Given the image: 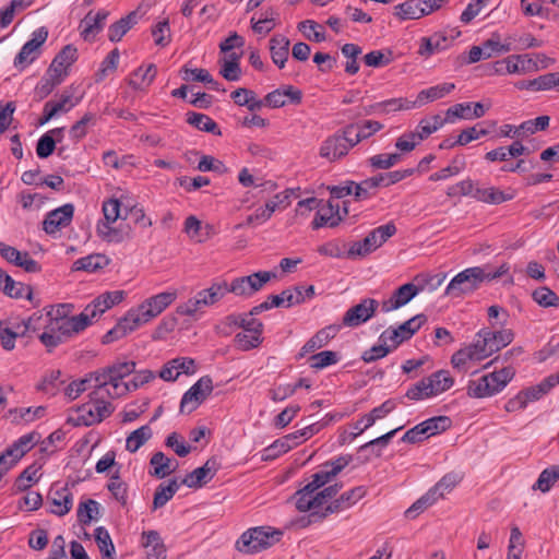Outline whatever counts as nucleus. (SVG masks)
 I'll return each mask as SVG.
<instances>
[{
  "label": "nucleus",
  "mask_w": 559,
  "mask_h": 559,
  "mask_svg": "<svg viewBox=\"0 0 559 559\" xmlns=\"http://www.w3.org/2000/svg\"><path fill=\"white\" fill-rule=\"evenodd\" d=\"M177 298V292H164L145 299L136 308L130 309L118 323L103 336V343L108 344L124 337L143 324L159 316Z\"/></svg>",
  "instance_id": "f257e3e1"
},
{
  "label": "nucleus",
  "mask_w": 559,
  "mask_h": 559,
  "mask_svg": "<svg viewBox=\"0 0 559 559\" xmlns=\"http://www.w3.org/2000/svg\"><path fill=\"white\" fill-rule=\"evenodd\" d=\"M507 263L501 264L497 270L488 266H474L465 269L456 274L447 286L445 294L451 297H460L476 290L485 281L499 278L509 272Z\"/></svg>",
  "instance_id": "f03ea898"
},
{
  "label": "nucleus",
  "mask_w": 559,
  "mask_h": 559,
  "mask_svg": "<svg viewBox=\"0 0 559 559\" xmlns=\"http://www.w3.org/2000/svg\"><path fill=\"white\" fill-rule=\"evenodd\" d=\"M228 294L227 283L214 282L209 288L202 289L193 298L177 307V312L181 316L193 317L206 307H211L221 301Z\"/></svg>",
  "instance_id": "7ed1b4c3"
},
{
  "label": "nucleus",
  "mask_w": 559,
  "mask_h": 559,
  "mask_svg": "<svg viewBox=\"0 0 559 559\" xmlns=\"http://www.w3.org/2000/svg\"><path fill=\"white\" fill-rule=\"evenodd\" d=\"M282 532L274 531L269 526H258L246 531L236 543L239 551L255 554L273 546L280 540Z\"/></svg>",
  "instance_id": "20e7f679"
},
{
  "label": "nucleus",
  "mask_w": 559,
  "mask_h": 559,
  "mask_svg": "<svg viewBox=\"0 0 559 559\" xmlns=\"http://www.w3.org/2000/svg\"><path fill=\"white\" fill-rule=\"evenodd\" d=\"M31 318L34 317L31 316ZM36 318L38 319V326H36V332L43 330V332L38 334V338L48 352H51L58 345L64 343L70 337L78 334V332H72L71 330L67 329V326L60 325L58 321H51V318L49 317Z\"/></svg>",
  "instance_id": "39448f33"
},
{
  "label": "nucleus",
  "mask_w": 559,
  "mask_h": 559,
  "mask_svg": "<svg viewBox=\"0 0 559 559\" xmlns=\"http://www.w3.org/2000/svg\"><path fill=\"white\" fill-rule=\"evenodd\" d=\"M367 493V489L364 486H357L343 492L340 498L334 499L330 502L323 511H313L308 515V523H317L325 519L329 514L337 513L345 509L350 508L362 499Z\"/></svg>",
  "instance_id": "423d86ee"
},
{
  "label": "nucleus",
  "mask_w": 559,
  "mask_h": 559,
  "mask_svg": "<svg viewBox=\"0 0 559 559\" xmlns=\"http://www.w3.org/2000/svg\"><path fill=\"white\" fill-rule=\"evenodd\" d=\"M275 277L276 273L274 272L260 271L248 276L234 278L229 285L227 284V289L228 293H233L236 296L250 297Z\"/></svg>",
  "instance_id": "0eeeda50"
},
{
  "label": "nucleus",
  "mask_w": 559,
  "mask_h": 559,
  "mask_svg": "<svg viewBox=\"0 0 559 559\" xmlns=\"http://www.w3.org/2000/svg\"><path fill=\"white\" fill-rule=\"evenodd\" d=\"M105 397L108 395H97V399L90 397V402L81 405L78 408V425L93 426L109 417L114 408Z\"/></svg>",
  "instance_id": "6e6552de"
},
{
  "label": "nucleus",
  "mask_w": 559,
  "mask_h": 559,
  "mask_svg": "<svg viewBox=\"0 0 559 559\" xmlns=\"http://www.w3.org/2000/svg\"><path fill=\"white\" fill-rule=\"evenodd\" d=\"M447 0H407L394 7L393 14L400 21L418 20L439 10Z\"/></svg>",
  "instance_id": "1a4fd4ad"
},
{
  "label": "nucleus",
  "mask_w": 559,
  "mask_h": 559,
  "mask_svg": "<svg viewBox=\"0 0 559 559\" xmlns=\"http://www.w3.org/2000/svg\"><path fill=\"white\" fill-rule=\"evenodd\" d=\"M72 310L73 306L71 304H60L52 306L45 314L34 313L33 317H49L51 321H58L60 325L67 326L72 332L80 333L87 328L86 313L82 311L78 316L70 317Z\"/></svg>",
  "instance_id": "9d476101"
},
{
  "label": "nucleus",
  "mask_w": 559,
  "mask_h": 559,
  "mask_svg": "<svg viewBox=\"0 0 559 559\" xmlns=\"http://www.w3.org/2000/svg\"><path fill=\"white\" fill-rule=\"evenodd\" d=\"M427 321L425 314H417L405 321L397 328H389L383 331L379 337L380 342L392 343V348H396L404 341L409 340Z\"/></svg>",
  "instance_id": "9b49d317"
},
{
  "label": "nucleus",
  "mask_w": 559,
  "mask_h": 559,
  "mask_svg": "<svg viewBox=\"0 0 559 559\" xmlns=\"http://www.w3.org/2000/svg\"><path fill=\"white\" fill-rule=\"evenodd\" d=\"M213 391V380L210 376L201 377L182 396L180 412L190 414L195 411Z\"/></svg>",
  "instance_id": "f8f14e48"
},
{
  "label": "nucleus",
  "mask_w": 559,
  "mask_h": 559,
  "mask_svg": "<svg viewBox=\"0 0 559 559\" xmlns=\"http://www.w3.org/2000/svg\"><path fill=\"white\" fill-rule=\"evenodd\" d=\"M48 37V31L41 26L32 33V38L26 41L21 48L20 52L14 58V67L24 69L34 62L39 53L40 47L45 44Z\"/></svg>",
  "instance_id": "ddd939ff"
},
{
  "label": "nucleus",
  "mask_w": 559,
  "mask_h": 559,
  "mask_svg": "<svg viewBox=\"0 0 559 559\" xmlns=\"http://www.w3.org/2000/svg\"><path fill=\"white\" fill-rule=\"evenodd\" d=\"M350 462L352 455H340L323 463L320 471L312 475L308 485L311 489L316 491L319 490L321 487L332 481Z\"/></svg>",
  "instance_id": "4468645a"
},
{
  "label": "nucleus",
  "mask_w": 559,
  "mask_h": 559,
  "mask_svg": "<svg viewBox=\"0 0 559 559\" xmlns=\"http://www.w3.org/2000/svg\"><path fill=\"white\" fill-rule=\"evenodd\" d=\"M348 209L346 202H344L343 213L338 202L333 200L328 201L325 204H320L314 219L311 223L312 229H319L321 227H336L345 215H347Z\"/></svg>",
  "instance_id": "2eb2a0df"
},
{
  "label": "nucleus",
  "mask_w": 559,
  "mask_h": 559,
  "mask_svg": "<svg viewBox=\"0 0 559 559\" xmlns=\"http://www.w3.org/2000/svg\"><path fill=\"white\" fill-rule=\"evenodd\" d=\"M380 304L373 298H364L358 305L350 307L343 316L342 323L345 326L356 328L371 319Z\"/></svg>",
  "instance_id": "dca6fc26"
},
{
  "label": "nucleus",
  "mask_w": 559,
  "mask_h": 559,
  "mask_svg": "<svg viewBox=\"0 0 559 559\" xmlns=\"http://www.w3.org/2000/svg\"><path fill=\"white\" fill-rule=\"evenodd\" d=\"M73 214L74 206L71 203L64 204L56 210H52L49 213H47L43 222V229L48 235H55L62 228L71 224Z\"/></svg>",
  "instance_id": "f3484780"
},
{
  "label": "nucleus",
  "mask_w": 559,
  "mask_h": 559,
  "mask_svg": "<svg viewBox=\"0 0 559 559\" xmlns=\"http://www.w3.org/2000/svg\"><path fill=\"white\" fill-rule=\"evenodd\" d=\"M124 298V292L114 290L107 292L97 298H95L90 305L83 310L86 313L87 326L92 323V320L98 314L104 313L107 309L115 305L120 304Z\"/></svg>",
  "instance_id": "a211bd4d"
},
{
  "label": "nucleus",
  "mask_w": 559,
  "mask_h": 559,
  "mask_svg": "<svg viewBox=\"0 0 559 559\" xmlns=\"http://www.w3.org/2000/svg\"><path fill=\"white\" fill-rule=\"evenodd\" d=\"M414 107H416V103H412V100H408L407 98H391L364 107L361 110L350 115L349 117L354 119L361 116H370L372 114H390Z\"/></svg>",
  "instance_id": "6ab92c4d"
},
{
  "label": "nucleus",
  "mask_w": 559,
  "mask_h": 559,
  "mask_svg": "<svg viewBox=\"0 0 559 559\" xmlns=\"http://www.w3.org/2000/svg\"><path fill=\"white\" fill-rule=\"evenodd\" d=\"M219 467L217 459L211 457L204 465L187 474L181 484L189 488H200L215 476Z\"/></svg>",
  "instance_id": "aec40b11"
},
{
  "label": "nucleus",
  "mask_w": 559,
  "mask_h": 559,
  "mask_svg": "<svg viewBox=\"0 0 559 559\" xmlns=\"http://www.w3.org/2000/svg\"><path fill=\"white\" fill-rule=\"evenodd\" d=\"M302 93L300 90L286 85L282 88H276L269 93L263 99V106L271 108H281L286 105L287 100L292 104L298 105L301 103Z\"/></svg>",
  "instance_id": "412c9836"
},
{
  "label": "nucleus",
  "mask_w": 559,
  "mask_h": 559,
  "mask_svg": "<svg viewBox=\"0 0 559 559\" xmlns=\"http://www.w3.org/2000/svg\"><path fill=\"white\" fill-rule=\"evenodd\" d=\"M38 319L28 318L26 321H22L15 324L14 329L1 328L0 326V341L1 345L5 350H12L15 347V340L19 336H24L28 332H36Z\"/></svg>",
  "instance_id": "4be33fe9"
},
{
  "label": "nucleus",
  "mask_w": 559,
  "mask_h": 559,
  "mask_svg": "<svg viewBox=\"0 0 559 559\" xmlns=\"http://www.w3.org/2000/svg\"><path fill=\"white\" fill-rule=\"evenodd\" d=\"M419 288L413 283H406L394 290L392 296L381 302V310L390 312L396 310L409 302L417 294Z\"/></svg>",
  "instance_id": "5701e85b"
},
{
  "label": "nucleus",
  "mask_w": 559,
  "mask_h": 559,
  "mask_svg": "<svg viewBox=\"0 0 559 559\" xmlns=\"http://www.w3.org/2000/svg\"><path fill=\"white\" fill-rule=\"evenodd\" d=\"M78 49L72 45L64 46L53 58L48 68L49 73L64 80L68 69L76 61Z\"/></svg>",
  "instance_id": "b1692460"
},
{
  "label": "nucleus",
  "mask_w": 559,
  "mask_h": 559,
  "mask_svg": "<svg viewBox=\"0 0 559 559\" xmlns=\"http://www.w3.org/2000/svg\"><path fill=\"white\" fill-rule=\"evenodd\" d=\"M349 151V145L342 138L341 132H336L333 135L328 136L320 146V156L326 158L330 162H335L345 155Z\"/></svg>",
  "instance_id": "393cba45"
},
{
  "label": "nucleus",
  "mask_w": 559,
  "mask_h": 559,
  "mask_svg": "<svg viewBox=\"0 0 559 559\" xmlns=\"http://www.w3.org/2000/svg\"><path fill=\"white\" fill-rule=\"evenodd\" d=\"M489 106L485 107L483 103H462L455 104L448 108L445 112V120L453 122L455 118L474 119L481 118Z\"/></svg>",
  "instance_id": "a878e982"
},
{
  "label": "nucleus",
  "mask_w": 559,
  "mask_h": 559,
  "mask_svg": "<svg viewBox=\"0 0 559 559\" xmlns=\"http://www.w3.org/2000/svg\"><path fill=\"white\" fill-rule=\"evenodd\" d=\"M108 12L99 10L96 14L88 12L80 23L81 36L84 40L91 41L103 29Z\"/></svg>",
  "instance_id": "bb28decb"
},
{
  "label": "nucleus",
  "mask_w": 559,
  "mask_h": 559,
  "mask_svg": "<svg viewBox=\"0 0 559 559\" xmlns=\"http://www.w3.org/2000/svg\"><path fill=\"white\" fill-rule=\"evenodd\" d=\"M49 500L53 508L51 513L63 516L70 512L73 506V495L67 486L56 488L52 487L49 492Z\"/></svg>",
  "instance_id": "cd10ccee"
},
{
  "label": "nucleus",
  "mask_w": 559,
  "mask_h": 559,
  "mask_svg": "<svg viewBox=\"0 0 559 559\" xmlns=\"http://www.w3.org/2000/svg\"><path fill=\"white\" fill-rule=\"evenodd\" d=\"M87 378L94 388V391L90 393V397L97 399V395H107V391H114L115 381L108 367L88 373Z\"/></svg>",
  "instance_id": "c85d7f7f"
},
{
  "label": "nucleus",
  "mask_w": 559,
  "mask_h": 559,
  "mask_svg": "<svg viewBox=\"0 0 559 559\" xmlns=\"http://www.w3.org/2000/svg\"><path fill=\"white\" fill-rule=\"evenodd\" d=\"M141 545L145 549L146 559H166L165 545L156 531L143 532Z\"/></svg>",
  "instance_id": "c756f323"
},
{
  "label": "nucleus",
  "mask_w": 559,
  "mask_h": 559,
  "mask_svg": "<svg viewBox=\"0 0 559 559\" xmlns=\"http://www.w3.org/2000/svg\"><path fill=\"white\" fill-rule=\"evenodd\" d=\"M461 33L456 32L455 35H451L449 39L442 33H436L429 37L421 38V44L419 47V55L429 57L436 52L442 51L449 47V45L453 41V39L459 36Z\"/></svg>",
  "instance_id": "7c9ffc66"
},
{
  "label": "nucleus",
  "mask_w": 559,
  "mask_h": 559,
  "mask_svg": "<svg viewBox=\"0 0 559 559\" xmlns=\"http://www.w3.org/2000/svg\"><path fill=\"white\" fill-rule=\"evenodd\" d=\"M340 325H329L318 331L311 338H309L302 346L299 356L302 357L306 353L314 352L325 346L330 340L334 338L340 331Z\"/></svg>",
  "instance_id": "2f4dec72"
},
{
  "label": "nucleus",
  "mask_w": 559,
  "mask_h": 559,
  "mask_svg": "<svg viewBox=\"0 0 559 559\" xmlns=\"http://www.w3.org/2000/svg\"><path fill=\"white\" fill-rule=\"evenodd\" d=\"M109 372H111L115 384H114V391H107V395L110 399L120 397L121 395H116L117 392L121 390L120 386H128V382H121L123 378L131 374L135 370V362L134 361H123V362H116L108 367Z\"/></svg>",
  "instance_id": "473e14b6"
},
{
  "label": "nucleus",
  "mask_w": 559,
  "mask_h": 559,
  "mask_svg": "<svg viewBox=\"0 0 559 559\" xmlns=\"http://www.w3.org/2000/svg\"><path fill=\"white\" fill-rule=\"evenodd\" d=\"M0 288L9 297L32 299V288L28 285L16 283L5 271L0 269Z\"/></svg>",
  "instance_id": "72a5a7b5"
},
{
  "label": "nucleus",
  "mask_w": 559,
  "mask_h": 559,
  "mask_svg": "<svg viewBox=\"0 0 559 559\" xmlns=\"http://www.w3.org/2000/svg\"><path fill=\"white\" fill-rule=\"evenodd\" d=\"M269 44L272 61L280 69H283L289 56V39L282 34H276L270 39Z\"/></svg>",
  "instance_id": "f704fd0d"
},
{
  "label": "nucleus",
  "mask_w": 559,
  "mask_h": 559,
  "mask_svg": "<svg viewBox=\"0 0 559 559\" xmlns=\"http://www.w3.org/2000/svg\"><path fill=\"white\" fill-rule=\"evenodd\" d=\"M425 378L428 382L429 392L432 396H437L448 391L454 384V379L450 374V371L444 369L438 370Z\"/></svg>",
  "instance_id": "c9c22d12"
},
{
  "label": "nucleus",
  "mask_w": 559,
  "mask_h": 559,
  "mask_svg": "<svg viewBox=\"0 0 559 559\" xmlns=\"http://www.w3.org/2000/svg\"><path fill=\"white\" fill-rule=\"evenodd\" d=\"M539 69L538 61L528 55H512L507 58V73H527Z\"/></svg>",
  "instance_id": "e433bc0d"
},
{
  "label": "nucleus",
  "mask_w": 559,
  "mask_h": 559,
  "mask_svg": "<svg viewBox=\"0 0 559 559\" xmlns=\"http://www.w3.org/2000/svg\"><path fill=\"white\" fill-rule=\"evenodd\" d=\"M262 332L263 329H252L249 330L248 332L241 331L235 335L234 346L242 352L255 348L262 342Z\"/></svg>",
  "instance_id": "4c0bfd02"
},
{
  "label": "nucleus",
  "mask_w": 559,
  "mask_h": 559,
  "mask_svg": "<svg viewBox=\"0 0 559 559\" xmlns=\"http://www.w3.org/2000/svg\"><path fill=\"white\" fill-rule=\"evenodd\" d=\"M150 464L153 467L150 474L157 478H164L170 475L178 466V463H174L163 452L154 453L150 460Z\"/></svg>",
  "instance_id": "58836bf2"
},
{
  "label": "nucleus",
  "mask_w": 559,
  "mask_h": 559,
  "mask_svg": "<svg viewBox=\"0 0 559 559\" xmlns=\"http://www.w3.org/2000/svg\"><path fill=\"white\" fill-rule=\"evenodd\" d=\"M455 88L454 83H442L439 85L431 86L429 88L423 90L418 93L417 99L413 103H416V107L426 104L428 102H433L444 97L450 94Z\"/></svg>",
  "instance_id": "ea45409f"
},
{
  "label": "nucleus",
  "mask_w": 559,
  "mask_h": 559,
  "mask_svg": "<svg viewBox=\"0 0 559 559\" xmlns=\"http://www.w3.org/2000/svg\"><path fill=\"white\" fill-rule=\"evenodd\" d=\"M445 122H449L445 118H442L440 115H433L421 119L413 132L421 142L442 128Z\"/></svg>",
  "instance_id": "a19ab883"
},
{
  "label": "nucleus",
  "mask_w": 559,
  "mask_h": 559,
  "mask_svg": "<svg viewBox=\"0 0 559 559\" xmlns=\"http://www.w3.org/2000/svg\"><path fill=\"white\" fill-rule=\"evenodd\" d=\"M78 94V87L70 85L64 88L60 95L59 100H52V108L56 109L57 114L68 112L75 107L83 98V94Z\"/></svg>",
  "instance_id": "79ce46f5"
},
{
  "label": "nucleus",
  "mask_w": 559,
  "mask_h": 559,
  "mask_svg": "<svg viewBox=\"0 0 559 559\" xmlns=\"http://www.w3.org/2000/svg\"><path fill=\"white\" fill-rule=\"evenodd\" d=\"M156 73L154 64H150L146 69L139 68L130 74L128 83L133 90H145L151 85Z\"/></svg>",
  "instance_id": "37998d69"
},
{
  "label": "nucleus",
  "mask_w": 559,
  "mask_h": 559,
  "mask_svg": "<svg viewBox=\"0 0 559 559\" xmlns=\"http://www.w3.org/2000/svg\"><path fill=\"white\" fill-rule=\"evenodd\" d=\"M559 480V464L550 465L542 471L537 480L533 484L532 490L546 493Z\"/></svg>",
  "instance_id": "c03bdc74"
},
{
  "label": "nucleus",
  "mask_w": 559,
  "mask_h": 559,
  "mask_svg": "<svg viewBox=\"0 0 559 559\" xmlns=\"http://www.w3.org/2000/svg\"><path fill=\"white\" fill-rule=\"evenodd\" d=\"M110 260L100 253L90 254L87 257H83L78 259L73 263L74 271H86V272H96L106 267L109 264Z\"/></svg>",
  "instance_id": "a18cd8bd"
},
{
  "label": "nucleus",
  "mask_w": 559,
  "mask_h": 559,
  "mask_svg": "<svg viewBox=\"0 0 559 559\" xmlns=\"http://www.w3.org/2000/svg\"><path fill=\"white\" fill-rule=\"evenodd\" d=\"M481 335H486L489 346L492 347V354L508 346L514 338V333L510 329H503L496 332L489 329H483Z\"/></svg>",
  "instance_id": "49530a36"
},
{
  "label": "nucleus",
  "mask_w": 559,
  "mask_h": 559,
  "mask_svg": "<svg viewBox=\"0 0 559 559\" xmlns=\"http://www.w3.org/2000/svg\"><path fill=\"white\" fill-rule=\"evenodd\" d=\"M230 97L236 105L246 106L250 111H255L263 107L262 99H258L255 93L246 87L235 90Z\"/></svg>",
  "instance_id": "de8ad7c7"
},
{
  "label": "nucleus",
  "mask_w": 559,
  "mask_h": 559,
  "mask_svg": "<svg viewBox=\"0 0 559 559\" xmlns=\"http://www.w3.org/2000/svg\"><path fill=\"white\" fill-rule=\"evenodd\" d=\"M294 499L296 508L300 512L320 511L316 499V490L311 489L308 484L295 493Z\"/></svg>",
  "instance_id": "09e8293b"
},
{
  "label": "nucleus",
  "mask_w": 559,
  "mask_h": 559,
  "mask_svg": "<svg viewBox=\"0 0 559 559\" xmlns=\"http://www.w3.org/2000/svg\"><path fill=\"white\" fill-rule=\"evenodd\" d=\"M138 14L130 12L124 17L111 24L108 28V39L112 43L119 41L123 35L136 23Z\"/></svg>",
  "instance_id": "8fccbe9b"
},
{
  "label": "nucleus",
  "mask_w": 559,
  "mask_h": 559,
  "mask_svg": "<svg viewBox=\"0 0 559 559\" xmlns=\"http://www.w3.org/2000/svg\"><path fill=\"white\" fill-rule=\"evenodd\" d=\"M467 394L474 399H484L497 394L488 374L478 380H471L467 385Z\"/></svg>",
  "instance_id": "3c124183"
},
{
  "label": "nucleus",
  "mask_w": 559,
  "mask_h": 559,
  "mask_svg": "<svg viewBox=\"0 0 559 559\" xmlns=\"http://www.w3.org/2000/svg\"><path fill=\"white\" fill-rule=\"evenodd\" d=\"M513 194L503 192L496 187L478 188L475 191V200L488 204H501L506 201L512 200Z\"/></svg>",
  "instance_id": "603ef678"
},
{
  "label": "nucleus",
  "mask_w": 559,
  "mask_h": 559,
  "mask_svg": "<svg viewBox=\"0 0 559 559\" xmlns=\"http://www.w3.org/2000/svg\"><path fill=\"white\" fill-rule=\"evenodd\" d=\"M187 122L198 130L210 132L216 135L222 134L217 123L204 114L190 111L187 114Z\"/></svg>",
  "instance_id": "864d4df0"
},
{
  "label": "nucleus",
  "mask_w": 559,
  "mask_h": 559,
  "mask_svg": "<svg viewBox=\"0 0 559 559\" xmlns=\"http://www.w3.org/2000/svg\"><path fill=\"white\" fill-rule=\"evenodd\" d=\"M179 484L176 479L169 480L167 485L160 484L154 493L153 510L164 507L178 491Z\"/></svg>",
  "instance_id": "5fc2aeb1"
},
{
  "label": "nucleus",
  "mask_w": 559,
  "mask_h": 559,
  "mask_svg": "<svg viewBox=\"0 0 559 559\" xmlns=\"http://www.w3.org/2000/svg\"><path fill=\"white\" fill-rule=\"evenodd\" d=\"M63 82L60 78L49 73L47 70L46 74L40 79L34 90L35 98L37 100L45 99L52 91Z\"/></svg>",
  "instance_id": "6e6d98bb"
},
{
  "label": "nucleus",
  "mask_w": 559,
  "mask_h": 559,
  "mask_svg": "<svg viewBox=\"0 0 559 559\" xmlns=\"http://www.w3.org/2000/svg\"><path fill=\"white\" fill-rule=\"evenodd\" d=\"M152 437V429L148 425H144L132 431L126 440V449L134 453L136 452L150 438Z\"/></svg>",
  "instance_id": "4d7b16f0"
},
{
  "label": "nucleus",
  "mask_w": 559,
  "mask_h": 559,
  "mask_svg": "<svg viewBox=\"0 0 559 559\" xmlns=\"http://www.w3.org/2000/svg\"><path fill=\"white\" fill-rule=\"evenodd\" d=\"M95 540L103 556V559H115V546L108 531L105 527L99 526L95 530Z\"/></svg>",
  "instance_id": "13d9d810"
},
{
  "label": "nucleus",
  "mask_w": 559,
  "mask_h": 559,
  "mask_svg": "<svg viewBox=\"0 0 559 559\" xmlns=\"http://www.w3.org/2000/svg\"><path fill=\"white\" fill-rule=\"evenodd\" d=\"M462 480V476L457 473L451 472L445 474L431 489L433 496L443 498L445 493H449L460 481Z\"/></svg>",
  "instance_id": "bf43d9fd"
},
{
  "label": "nucleus",
  "mask_w": 559,
  "mask_h": 559,
  "mask_svg": "<svg viewBox=\"0 0 559 559\" xmlns=\"http://www.w3.org/2000/svg\"><path fill=\"white\" fill-rule=\"evenodd\" d=\"M298 29L309 39L316 43H322L326 39L325 31L322 25L312 21L305 20L298 24Z\"/></svg>",
  "instance_id": "052dcab7"
},
{
  "label": "nucleus",
  "mask_w": 559,
  "mask_h": 559,
  "mask_svg": "<svg viewBox=\"0 0 559 559\" xmlns=\"http://www.w3.org/2000/svg\"><path fill=\"white\" fill-rule=\"evenodd\" d=\"M466 347L471 350L474 355V359L477 361L492 355V347L489 346L486 335H481V330L477 332L474 342Z\"/></svg>",
  "instance_id": "680f3d73"
},
{
  "label": "nucleus",
  "mask_w": 559,
  "mask_h": 559,
  "mask_svg": "<svg viewBox=\"0 0 559 559\" xmlns=\"http://www.w3.org/2000/svg\"><path fill=\"white\" fill-rule=\"evenodd\" d=\"M533 300L540 307H559V297L557 294L547 286L536 288L532 293Z\"/></svg>",
  "instance_id": "e2e57ef3"
},
{
  "label": "nucleus",
  "mask_w": 559,
  "mask_h": 559,
  "mask_svg": "<svg viewBox=\"0 0 559 559\" xmlns=\"http://www.w3.org/2000/svg\"><path fill=\"white\" fill-rule=\"evenodd\" d=\"M99 513V503L96 500L87 499L82 501L78 508V521L82 525H87L92 520L97 519Z\"/></svg>",
  "instance_id": "0e129e2a"
},
{
  "label": "nucleus",
  "mask_w": 559,
  "mask_h": 559,
  "mask_svg": "<svg viewBox=\"0 0 559 559\" xmlns=\"http://www.w3.org/2000/svg\"><path fill=\"white\" fill-rule=\"evenodd\" d=\"M388 413L382 404L374 407L369 414H366L355 423L354 429L356 430V433H354V437L362 433L366 429L371 427L377 419L383 418Z\"/></svg>",
  "instance_id": "69168bd1"
},
{
  "label": "nucleus",
  "mask_w": 559,
  "mask_h": 559,
  "mask_svg": "<svg viewBox=\"0 0 559 559\" xmlns=\"http://www.w3.org/2000/svg\"><path fill=\"white\" fill-rule=\"evenodd\" d=\"M475 362L474 355L467 347L461 348L452 355L451 364L459 372L468 371Z\"/></svg>",
  "instance_id": "338daca9"
},
{
  "label": "nucleus",
  "mask_w": 559,
  "mask_h": 559,
  "mask_svg": "<svg viewBox=\"0 0 559 559\" xmlns=\"http://www.w3.org/2000/svg\"><path fill=\"white\" fill-rule=\"evenodd\" d=\"M396 234V226L393 222H389L372 229L368 235L376 248L381 247L389 238Z\"/></svg>",
  "instance_id": "774afa93"
}]
</instances>
